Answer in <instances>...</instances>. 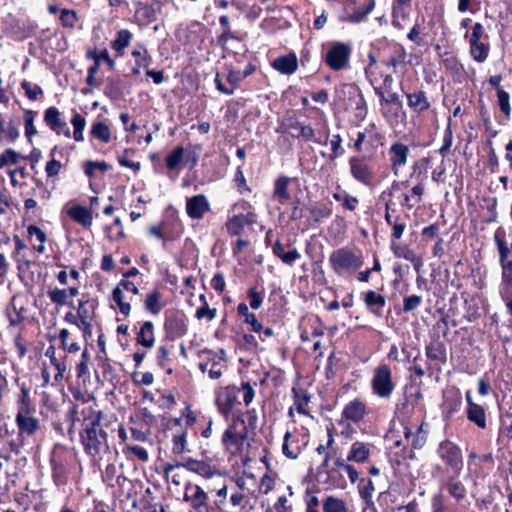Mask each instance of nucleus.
<instances>
[{
  "instance_id": "nucleus-1",
  "label": "nucleus",
  "mask_w": 512,
  "mask_h": 512,
  "mask_svg": "<svg viewBox=\"0 0 512 512\" xmlns=\"http://www.w3.org/2000/svg\"><path fill=\"white\" fill-rule=\"evenodd\" d=\"M102 416V411L96 412L95 417L86 425L84 432L81 434L85 450L91 455L99 454L102 447L107 444V433L100 425Z\"/></svg>"
},
{
  "instance_id": "nucleus-2",
  "label": "nucleus",
  "mask_w": 512,
  "mask_h": 512,
  "mask_svg": "<svg viewBox=\"0 0 512 512\" xmlns=\"http://www.w3.org/2000/svg\"><path fill=\"white\" fill-rule=\"evenodd\" d=\"M329 263L332 270L339 276L347 272H355L362 264L360 253H356L348 247H342L332 251L329 256Z\"/></svg>"
},
{
  "instance_id": "nucleus-3",
  "label": "nucleus",
  "mask_w": 512,
  "mask_h": 512,
  "mask_svg": "<svg viewBox=\"0 0 512 512\" xmlns=\"http://www.w3.org/2000/svg\"><path fill=\"white\" fill-rule=\"evenodd\" d=\"M465 39L469 43V52L474 61L484 63L489 56L490 41L481 23H475L470 33L465 34Z\"/></svg>"
},
{
  "instance_id": "nucleus-4",
  "label": "nucleus",
  "mask_w": 512,
  "mask_h": 512,
  "mask_svg": "<svg viewBox=\"0 0 512 512\" xmlns=\"http://www.w3.org/2000/svg\"><path fill=\"white\" fill-rule=\"evenodd\" d=\"M352 46L346 42H331L323 56L325 64L333 71H341L349 66Z\"/></svg>"
},
{
  "instance_id": "nucleus-5",
  "label": "nucleus",
  "mask_w": 512,
  "mask_h": 512,
  "mask_svg": "<svg viewBox=\"0 0 512 512\" xmlns=\"http://www.w3.org/2000/svg\"><path fill=\"white\" fill-rule=\"evenodd\" d=\"M395 386L390 366L387 364H380L375 369L371 379L373 394L381 399H389L395 390Z\"/></svg>"
},
{
  "instance_id": "nucleus-6",
  "label": "nucleus",
  "mask_w": 512,
  "mask_h": 512,
  "mask_svg": "<svg viewBox=\"0 0 512 512\" xmlns=\"http://www.w3.org/2000/svg\"><path fill=\"white\" fill-rule=\"evenodd\" d=\"M282 132L289 133L294 138H302L307 142H314L320 145H326L328 140V134L325 137L317 138L315 137V131L310 125H305L298 121L295 118H288L282 124Z\"/></svg>"
},
{
  "instance_id": "nucleus-7",
  "label": "nucleus",
  "mask_w": 512,
  "mask_h": 512,
  "mask_svg": "<svg viewBox=\"0 0 512 512\" xmlns=\"http://www.w3.org/2000/svg\"><path fill=\"white\" fill-rule=\"evenodd\" d=\"M437 453L444 463L454 470L456 474L462 469V454L459 447L449 440L439 444Z\"/></svg>"
},
{
  "instance_id": "nucleus-8",
  "label": "nucleus",
  "mask_w": 512,
  "mask_h": 512,
  "mask_svg": "<svg viewBox=\"0 0 512 512\" xmlns=\"http://www.w3.org/2000/svg\"><path fill=\"white\" fill-rule=\"evenodd\" d=\"M239 389L236 386H227L216 396V405L219 412L227 418L238 403Z\"/></svg>"
},
{
  "instance_id": "nucleus-9",
  "label": "nucleus",
  "mask_w": 512,
  "mask_h": 512,
  "mask_svg": "<svg viewBox=\"0 0 512 512\" xmlns=\"http://www.w3.org/2000/svg\"><path fill=\"white\" fill-rule=\"evenodd\" d=\"M349 167L351 175L354 177V179L363 185H371L374 178V173L365 159L360 157H351L349 159Z\"/></svg>"
},
{
  "instance_id": "nucleus-10",
  "label": "nucleus",
  "mask_w": 512,
  "mask_h": 512,
  "mask_svg": "<svg viewBox=\"0 0 512 512\" xmlns=\"http://www.w3.org/2000/svg\"><path fill=\"white\" fill-rule=\"evenodd\" d=\"M257 221V215L253 211L247 213H240L231 217L227 223L226 228L231 236L240 235L245 226L253 225Z\"/></svg>"
},
{
  "instance_id": "nucleus-11",
  "label": "nucleus",
  "mask_w": 512,
  "mask_h": 512,
  "mask_svg": "<svg viewBox=\"0 0 512 512\" xmlns=\"http://www.w3.org/2000/svg\"><path fill=\"white\" fill-rule=\"evenodd\" d=\"M184 500L199 512L207 509V494L199 485L188 483L185 487Z\"/></svg>"
},
{
  "instance_id": "nucleus-12",
  "label": "nucleus",
  "mask_w": 512,
  "mask_h": 512,
  "mask_svg": "<svg viewBox=\"0 0 512 512\" xmlns=\"http://www.w3.org/2000/svg\"><path fill=\"white\" fill-rule=\"evenodd\" d=\"M210 210V204L205 195L199 194L187 198L186 212L187 215L195 220L203 218L204 214Z\"/></svg>"
},
{
  "instance_id": "nucleus-13",
  "label": "nucleus",
  "mask_w": 512,
  "mask_h": 512,
  "mask_svg": "<svg viewBox=\"0 0 512 512\" xmlns=\"http://www.w3.org/2000/svg\"><path fill=\"white\" fill-rule=\"evenodd\" d=\"M32 411L18 410L16 415V424L19 429L18 438L23 437V434L32 436L39 429L38 419L32 417Z\"/></svg>"
},
{
  "instance_id": "nucleus-14",
  "label": "nucleus",
  "mask_w": 512,
  "mask_h": 512,
  "mask_svg": "<svg viewBox=\"0 0 512 512\" xmlns=\"http://www.w3.org/2000/svg\"><path fill=\"white\" fill-rule=\"evenodd\" d=\"M60 116V111L56 107H49L44 112V121L57 134L63 133L70 137V129Z\"/></svg>"
},
{
  "instance_id": "nucleus-15",
  "label": "nucleus",
  "mask_w": 512,
  "mask_h": 512,
  "mask_svg": "<svg viewBox=\"0 0 512 512\" xmlns=\"http://www.w3.org/2000/svg\"><path fill=\"white\" fill-rule=\"evenodd\" d=\"M388 154L390 156L392 170L397 175L398 169L407 162L409 147L403 143L396 142L391 145Z\"/></svg>"
},
{
  "instance_id": "nucleus-16",
  "label": "nucleus",
  "mask_w": 512,
  "mask_h": 512,
  "mask_svg": "<svg viewBox=\"0 0 512 512\" xmlns=\"http://www.w3.org/2000/svg\"><path fill=\"white\" fill-rule=\"evenodd\" d=\"M363 301L366 308L376 317L383 316V308L386 305V299L383 295L374 290H368L363 293Z\"/></svg>"
},
{
  "instance_id": "nucleus-17",
  "label": "nucleus",
  "mask_w": 512,
  "mask_h": 512,
  "mask_svg": "<svg viewBox=\"0 0 512 512\" xmlns=\"http://www.w3.org/2000/svg\"><path fill=\"white\" fill-rule=\"evenodd\" d=\"M367 414L366 404L360 399L350 401L343 409L342 416L349 421L357 423Z\"/></svg>"
},
{
  "instance_id": "nucleus-18",
  "label": "nucleus",
  "mask_w": 512,
  "mask_h": 512,
  "mask_svg": "<svg viewBox=\"0 0 512 512\" xmlns=\"http://www.w3.org/2000/svg\"><path fill=\"white\" fill-rule=\"evenodd\" d=\"M183 468L207 479L214 475V469L210 464L191 457H187L183 460Z\"/></svg>"
},
{
  "instance_id": "nucleus-19",
  "label": "nucleus",
  "mask_w": 512,
  "mask_h": 512,
  "mask_svg": "<svg viewBox=\"0 0 512 512\" xmlns=\"http://www.w3.org/2000/svg\"><path fill=\"white\" fill-rule=\"evenodd\" d=\"M272 66L282 74H293L298 68V59L294 53L276 58Z\"/></svg>"
},
{
  "instance_id": "nucleus-20",
  "label": "nucleus",
  "mask_w": 512,
  "mask_h": 512,
  "mask_svg": "<svg viewBox=\"0 0 512 512\" xmlns=\"http://www.w3.org/2000/svg\"><path fill=\"white\" fill-rule=\"evenodd\" d=\"M247 434L238 435L234 426H230L222 435V443L227 450L235 448L236 451L241 449Z\"/></svg>"
},
{
  "instance_id": "nucleus-21",
  "label": "nucleus",
  "mask_w": 512,
  "mask_h": 512,
  "mask_svg": "<svg viewBox=\"0 0 512 512\" xmlns=\"http://www.w3.org/2000/svg\"><path fill=\"white\" fill-rule=\"evenodd\" d=\"M67 213L76 223L82 225L84 228H89L92 225V213L82 205L72 206Z\"/></svg>"
},
{
  "instance_id": "nucleus-22",
  "label": "nucleus",
  "mask_w": 512,
  "mask_h": 512,
  "mask_svg": "<svg viewBox=\"0 0 512 512\" xmlns=\"http://www.w3.org/2000/svg\"><path fill=\"white\" fill-rule=\"evenodd\" d=\"M408 106L416 113H422L430 108V102L426 93L422 90L415 91L406 95Z\"/></svg>"
},
{
  "instance_id": "nucleus-23",
  "label": "nucleus",
  "mask_w": 512,
  "mask_h": 512,
  "mask_svg": "<svg viewBox=\"0 0 512 512\" xmlns=\"http://www.w3.org/2000/svg\"><path fill=\"white\" fill-rule=\"evenodd\" d=\"M443 487L447 490L449 495L453 497L457 503L466 498L467 490L465 485L455 476L448 478Z\"/></svg>"
},
{
  "instance_id": "nucleus-24",
  "label": "nucleus",
  "mask_w": 512,
  "mask_h": 512,
  "mask_svg": "<svg viewBox=\"0 0 512 512\" xmlns=\"http://www.w3.org/2000/svg\"><path fill=\"white\" fill-rule=\"evenodd\" d=\"M165 329L172 337H181L187 332L184 320L177 316H170L166 319Z\"/></svg>"
},
{
  "instance_id": "nucleus-25",
  "label": "nucleus",
  "mask_w": 512,
  "mask_h": 512,
  "mask_svg": "<svg viewBox=\"0 0 512 512\" xmlns=\"http://www.w3.org/2000/svg\"><path fill=\"white\" fill-rule=\"evenodd\" d=\"M289 183L290 179L287 176H280L275 181L274 197L278 199L280 204L286 203L291 198L288 191Z\"/></svg>"
},
{
  "instance_id": "nucleus-26",
  "label": "nucleus",
  "mask_w": 512,
  "mask_h": 512,
  "mask_svg": "<svg viewBox=\"0 0 512 512\" xmlns=\"http://www.w3.org/2000/svg\"><path fill=\"white\" fill-rule=\"evenodd\" d=\"M426 355L431 360L446 362V348L442 341L434 340L426 346Z\"/></svg>"
},
{
  "instance_id": "nucleus-27",
  "label": "nucleus",
  "mask_w": 512,
  "mask_h": 512,
  "mask_svg": "<svg viewBox=\"0 0 512 512\" xmlns=\"http://www.w3.org/2000/svg\"><path fill=\"white\" fill-rule=\"evenodd\" d=\"M410 177L418 180V183L412 187L411 192L412 195L416 197L415 202L420 203L424 194V186L422 182L427 178V172L419 170L418 164L415 163Z\"/></svg>"
},
{
  "instance_id": "nucleus-28",
  "label": "nucleus",
  "mask_w": 512,
  "mask_h": 512,
  "mask_svg": "<svg viewBox=\"0 0 512 512\" xmlns=\"http://www.w3.org/2000/svg\"><path fill=\"white\" fill-rule=\"evenodd\" d=\"M369 454L370 451L368 446L362 442L357 441L352 444L350 452L347 456V460L363 463L368 459Z\"/></svg>"
},
{
  "instance_id": "nucleus-29",
  "label": "nucleus",
  "mask_w": 512,
  "mask_h": 512,
  "mask_svg": "<svg viewBox=\"0 0 512 512\" xmlns=\"http://www.w3.org/2000/svg\"><path fill=\"white\" fill-rule=\"evenodd\" d=\"M153 328L151 321L144 322L137 334V342L146 348H151L155 342Z\"/></svg>"
},
{
  "instance_id": "nucleus-30",
  "label": "nucleus",
  "mask_w": 512,
  "mask_h": 512,
  "mask_svg": "<svg viewBox=\"0 0 512 512\" xmlns=\"http://www.w3.org/2000/svg\"><path fill=\"white\" fill-rule=\"evenodd\" d=\"M467 418L470 422L474 423L481 429H485L486 424V413L484 408L481 405H475L472 407H467Z\"/></svg>"
},
{
  "instance_id": "nucleus-31",
  "label": "nucleus",
  "mask_w": 512,
  "mask_h": 512,
  "mask_svg": "<svg viewBox=\"0 0 512 512\" xmlns=\"http://www.w3.org/2000/svg\"><path fill=\"white\" fill-rule=\"evenodd\" d=\"M90 135L102 143H108L111 140V130L109 126L101 121L94 122L91 127Z\"/></svg>"
},
{
  "instance_id": "nucleus-32",
  "label": "nucleus",
  "mask_w": 512,
  "mask_h": 512,
  "mask_svg": "<svg viewBox=\"0 0 512 512\" xmlns=\"http://www.w3.org/2000/svg\"><path fill=\"white\" fill-rule=\"evenodd\" d=\"M161 293L157 290H154L146 295L145 298V309L149 311L153 315H158L162 309V305L160 303Z\"/></svg>"
},
{
  "instance_id": "nucleus-33",
  "label": "nucleus",
  "mask_w": 512,
  "mask_h": 512,
  "mask_svg": "<svg viewBox=\"0 0 512 512\" xmlns=\"http://www.w3.org/2000/svg\"><path fill=\"white\" fill-rule=\"evenodd\" d=\"M132 34L126 29L118 31L115 40L112 42V48L121 56L124 49L129 46Z\"/></svg>"
},
{
  "instance_id": "nucleus-34",
  "label": "nucleus",
  "mask_w": 512,
  "mask_h": 512,
  "mask_svg": "<svg viewBox=\"0 0 512 512\" xmlns=\"http://www.w3.org/2000/svg\"><path fill=\"white\" fill-rule=\"evenodd\" d=\"M324 512H348L346 503L335 496H327L323 501Z\"/></svg>"
},
{
  "instance_id": "nucleus-35",
  "label": "nucleus",
  "mask_w": 512,
  "mask_h": 512,
  "mask_svg": "<svg viewBox=\"0 0 512 512\" xmlns=\"http://www.w3.org/2000/svg\"><path fill=\"white\" fill-rule=\"evenodd\" d=\"M406 58L407 53L403 46H398V48L395 50L394 54L385 61V65L387 67H392L394 71L397 70L399 66L405 67L406 66Z\"/></svg>"
},
{
  "instance_id": "nucleus-36",
  "label": "nucleus",
  "mask_w": 512,
  "mask_h": 512,
  "mask_svg": "<svg viewBox=\"0 0 512 512\" xmlns=\"http://www.w3.org/2000/svg\"><path fill=\"white\" fill-rule=\"evenodd\" d=\"M37 115L36 111L25 110L23 115L25 125V136L29 142H32V138L37 134V130L34 126V119Z\"/></svg>"
},
{
  "instance_id": "nucleus-37",
  "label": "nucleus",
  "mask_w": 512,
  "mask_h": 512,
  "mask_svg": "<svg viewBox=\"0 0 512 512\" xmlns=\"http://www.w3.org/2000/svg\"><path fill=\"white\" fill-rule=\"evenodd\" d=\"M12 311H8L9 323L12 326L20 324L25 319L26 308L21 305L18 306L15 298L11 302Z\"/></svg>"
},
{
  "instance_id": "nucleus-38",
  "label": "nucleus",
  "mask_w": 512,
  "mask_h": 512,
  "mask_svg": "<svg viewBox=\"0 0 512 512\" xmlns=\"http://www.w3.org/2000/svg\"><path fill=\"white\" fill-rule=\"evenodd\" d=\"M374 491V485L372 480H368L367 483L360 488V495L365 500L367 507L363 512H377L372 501V493Z\"/></svg>"
},
{
  "instance_id": "nucleus-39",
  "label": "nucleus",
  "mask_w": 512,
  "mask_h": 512,
  "mask_svg": "<svg viewBox=\"0 0 512 512\" xmlns=\"http://www.w3.org/2000/svg\"><path fill=\"white\" fill-rule=\"evenodd\" d=\"M184 157V148L182 146L176 147L169 153L165 159L166 166L169 170H175L179 167Z\"/></svg>"
},
{
  "instance_id": "nucleus-40",
  "label": "nucleus",
  "mask_w": 512,
  "mask_h": 512,
  "mask_svg": "<svg viewBox=\"0 0 512 512\" xmlns=\"http://www.w3.org/2000/svg\"><path fill=\"white\" fill-rule=\"evenodd\" d=\"M112 298L113 301L118 305L120 312L125 316H128L131 311V306L129 303L123 301L124 291L119 285L113 289Z\"/></svg>"
},
{
  "instance_id": "nucleus-41",
  "label": "nucleus",
  "mask_w": 512,
  "mask_h": 512,
  "mask_svg": "<svg viewBox=\"0 0 512 512\" xmlns=\"http://www.w3.org/2000/svg\"><path fill=\"white\" fill-rule=\"evenodd\" d=\"M207 354L211 356V365L208 369V377L212 380L219 379L223 374V365L221 358H217L212 351H207Z\"/></svg>"
},
{
  "instance_id": "nucleus-42",
  "label": "nucleus",
  "mask_w": 512,
  "mask_h": 512,
  "mask_svg": "<svg viewBox=\"0 0 512 512\" xmlns=\"http://www.w3.org/2000/svg\"><path fill=\"white\" fill-rule=\"evenodd\" d=\"M291 437L290 432H286L284 435V441L282 445L283 454L289 459H297L301 453V449L298 445L292 446L293 442H289Z\"/></svg>"
},
{
  "instance_id": "nucleus-43",
  "label": "nucleus",
  "mask_w": 512,
  "mask_h": 512,
  "mask_svg": "<svg viewBox=\"0 0 512 512\" xmlns=\"http://www.w3.org/2000/svg\"><path fill=\"white\" fill-rule=\"evenodd\" d=\"M94 309V302L80 300L77 308L79 321L92 320Z\"/></svg>"
},
{
  "instance_id": "nucleus-44",
  "label": "nucleus",
  "mask_w": 512,
  "mask_h": 512,
  "mask_svg": "<svg viewBox=\"0 0 512 512\" xmlns=\"http://www.w3.org/2000/svg\"><path fill=\"white\" fill-rule=\"evenodd\" d=\"M71 123L74 127L73 138L75 141H83V131L86 125V120L79 113H75L71 119Z\"/></svg>"
},
{
  "instance_id": "nucleus-45",
  "label": "nucleus",
  "mask_w": 512,
  "mask_h": 512,
  "mask_svg": "<svg viewBox=\"0 0 512 512\" xmlns=\"http://www.w3.org/2000/svg\"><path fill=\"white\" fill-rule=\"evenodd\" d=\"M374 6H375V1L370 0L365 9L357 10V11L353 12L352 14H350L347 17V20L351 23H356V24L362 22L372 12Z\"/></svg>"
},
{
  "instance_id": "nucleus-46",
  "label": "nucleus",
  "mask_w": 512,
  "mask_h": 512,
  "mask_svg": "<svg viewBox=\"0 0 512 512\" xmlns=\"http://www.w3.org/2000/svg\"><path fill=\"white\" fill-rule=\"evenodd\" d=\"M497 98H498V105L501 110V112L506 116L509 117L511 114V106H510V97L509 94L502 90H497Z\"/></svg>"
},
{
  "instance_id": "nucleus-47",
  "label": "nucleus",
  "mask_w": 512,
  "mask_h": 512,
  "mask_svg": "<svg viewBox=\"0 0 512 512\" xmlns=\"http://www.w3.org/2000/svg\"><path fill=\"white\" fill-rule=\"evenodd\" d=\"M21 88L25 91V95L33 101L36 100L38 96L43 93V90L39 85H33L27 80L22 81Z\"/></svg>"
},
{
  "instance_id": "nucleus-48",
  "label": "nucleus",
  "mask_w": 512,
  "mask_h": 512,
  "mask_svg": "<svg viewBox=\"0 0 512 512\" xmlns=\"http://www.w3.org/2000/svg\"><path fill=\"white\" fill-rule=\"evenodd\" d=\"M187 434L186 432H181L180 434L173 435V447L172 452L174 454H182L186 451L187 444Z\"/></svg>"
},
{
  "instance_id": "nucleus-49",
  "label": "nucleus",
  "mask_w": 512,
  "mask_h": 512,
  "mask_svg": "<svg viewBox=\"0 0 512 512\" xmlns=\"http://www.w3.org/2000/svg\"><path fill=\"white\" fill-rule=\"evenodd\" d=\"M27 233L30 237L35 236L36 239L40 242V245L36 248L37 252L43 253L45 251L44 243L46 241L45 233L37 226L30 225L27 229Z\"/></svg>"
},
{
  "instance_id": "nucleus-50",
  "label": "nucleus",
  "mask_w": 512,
  "mask_h": 512,
  "mask_svg": "<svg viewBox=\"0 0 512 512\" xmlns=\"http://www.w3.org/2000/svg\"><path fill=\"white\" fill-rule=\"evenodd\" d=\"M391 250L397 258H404L408 261L414 259V252L410 248L402 247L394 241L391 243Z\"/></svg>"
},
{
  "instance_id": "nucleus-51",
  "label": "nucleus",
  "mask_w": 512,
  "mask_h": 512,
  "mask_svg": "<svg viewBox=\"0 0 512 512\" xmlns=\"http://www.w3.org/2000/svg\"><path fill=\"white\" fill-rule=\"evenodd\" d=\"M19 157H20L19 154L15 150H13L11 148L6 149L0 155V169H2L3 167H5L8 164L18 163Z\"/></svg>"
},
{
  "instance_id": "nucleus-52",
  "label": "nucleus",
  "mask_w": 512,
  "mask_h": 512,
  "mask_svg": "<svg viewBox=\"0 0 512 512\" xmlns=\"http://www.w3.org/2000/svg\"><path fill=\"white\" fill-rule=\"evenodd\" d=\"M48 295H49V298H50L51 302L56 304V305L62 306V305H65L67 303L68 294H67V291L65 289L55 288L53 290H50L48 292Z\"/></svg>"
},
{
  "instance_id": "nucleus-53",
  "label": "nucleus",
  "mask_w": 512,
  "mask_h": 512,
  "mask_svg": "<svg viewBox=\"0 0 512 512\" xmlns=\"http://www.w3.org/2000/svg\"><path fill=\"white\" fill-rule=\"evenodd\" d=\"M341 143H342V138L339 134H335L332 136V138L330 140L332 153L329 156V158L331 160H335L336 158H338L339 156H341L344 153V150L341 147Z\"/></svg>"
},
{
  "instance_id": "nucleus-54",
  "label": "nucleus",
  "mask_w": 512,
  "mask_h": 512,
  "mask_svg": "<svg viewBox=\"0 0 512 512\" xmlns=\"http://www.w3.org/2000/svg\"><path fill=\"white\" fill-rule=\"evenodd\" d=\"M422 303V297L418 295H410L404 298L403 300V311L405 313L414 311L417 309Z\"/></svg>"
},
{
  "instance_id": "nucleus-55",
  "label": "nucleus",
  "mask_w": 512,
  "mask_h": 512,
  "mask_svg": "<svg viewBox=\"0 0 512 512\" xmlns=\"http://www.w3.org/2000/svg\"><path fill=\"white\" fill-rule=\"evenodd\" d=\"M4 138L8 142H14L19 138L20 132L18 128V123H16L13 120H10L6 126L5 132H4Z\"/></svg>"
},
{
  "instance_id": "nucleus-56",
  "label": "nucleus",
  "mask_w": 512,
  "mask_h": 512,
  "mask_svg": "<svg viewBox=\"0 0 512 512\" xmlns=\"http://www.w3.org/2000/svg\"><path fill=\"white\" fill-rule=\"evenodd\" d=\"M60 20L65 27H74L77 16L75 11L68 10V9H62L60 14Z\"/></svg>"
},
{
  "instance_id": "nucleus-57",
  "label": "nucleus",
  "mask_w": 512,
  "mask_h": 512,
  "mask_svg": "<svg viewBox=\"0 0 512 512\" xmlns=\"http://www.w3.org/2000/svg\"><path fill=\"white\" fill-rule=\"evenodd\" d=\"M309 400L310 397L308 395L295 392L294 406L296 410L301 414H307L305 407L307 406Z\"/></svg>"
},
{
  "instance_id": "nucleus-58",
  "label": "nucleus",
  "mask_w": 512,
  "mask_h": 512,
  "mask_svg": "<svg viewBox=\"0 0 512 512\" xmlns=\"http://www.w3.org/2000/svg\"><path fill=\"white\" fill-rule=\"evenodd\" d=\"M88 57H93L94 59H98L99 62L104 61L110 69L115 67V61L110 57L108 51L106 49L101 50L99 53L88 52Z\"/></svg>"
},
{
  "instance_id": "nucleus-59",
  "label": "nucleus",
  "mask_w": 512,
  "mask_h": 512,
  "mask_svg": "<svg viewBox=\"0 0 512 512\" xmlns=\"http://www.w3.org/2000/svg\"><path fill=\"white\" fill-rule=\"evenodd\" d=\"M248 298L250 300V307L252 309H259L263 303V296L259 293L256 288H250L248 291Z\"/></svg>"
},
{
  "instance_id": "nucleus-60",
  "label": "nucleus",
  "mask_w": 512,
  "mask_h": 512,
  "mask_svg": "<svg viewBox=\"0 0 512 512\" xmlns=\"http://www.w3.org/2000/svg\"><path fill=\"white\" fill-rule=\"evenodd\" d=\"M18 410L32 411L29 389L25 385H23L21 387V396H20V400H19Z\"/></svg>"
},
{
  "instance_id": "nucleus-61",
  "label": "nucleus",
  "mask_w": 512,
  "mask_h": 512,
  "mask_svg": "<svg viewBox=\"0 0 512 512\" xmlns=\"http://www.w3.org/2000/svg\"><path fill=\"white\" fill-rule=\"evenodd\" d=\"M196 317L198 319L207 318L208 320H213L216 317V309H210L207 303L204 302V305L197 309Z\"/></svg>"
},
{
  "instance_id": "nucleus-62",
  "label": "nucleus",
  "mask_w": 512,
  "mask_h": 512,
  "mask_svg": "<svg viewBox=\"0 0 512 512\" xmlns=\"http://www.w3.org/2000/svg\"><path fill=\"white\" fill-rule=\"evenodd\" d=\"M301 257L300 253L298 252L297 249H292L288 252H284L281 256H280V260L286 264V265H289V266H292L294 264V262L296 260H298L299 258Z\"/></svg>"
},
{
  "instance_id": "nucleus-63",
  "label": "nucleus",
  "mask_w": 512,
  "mask_h": 512,
  "mask_svg": "<svg viewBox=\"0 0 512 512\" xmlns=\"http://www.w3.org/2000/svg\"><path fill=\"white\" fill-rule=\"evenodd\" d=\"M241 390L243 391V401L246 405H249L254 396H255V390L251 386L249 382H243L241 386Z\"/></svg>"
},
{
  "instance_id": "nucleus-64",
  "label": "nucleus",
  "mask_w": 512,
  "mask_h": 512,
  "mask_svg": "<svg viewBox=\"0 0 512 512\" xmlns=\"http://www.w3.org/2000/svg\"><path fill=\"white\" fill-rule=\"evenodd\" d=\"M341 203L345 209L349 211H355L357 205L359 204V199L355 196H351L350 194L346 193L345 195H343Z\"/></svg>"
}]
</instances>
